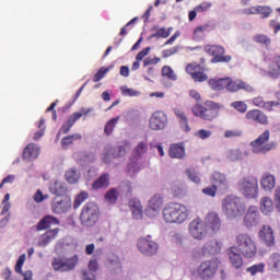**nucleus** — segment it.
Here are the masks:
<instances>
[{
	"label": "nucleus",
	"instance_id": "obj_1",
	"mask_svg": "<svg viewBox=\"0 0 280 280\" xmlns=\"http://www.w3.org/2000/svg\"><path fill=\"white\" fill-rule=\"evenodd\" d=\"M208 84L212 91H224V89H226L229 93H237V91H247V93H250V91H253V86L248 83L240 79L233 80L229 77L222 79H210Z\"/></svg>",
	"mask_w": 280,
	"mask_h": 280
},
{
	"label": "nucleus",
	"instance_id": "obj_2",
	"mask_svg": "<svg viewBox=\"0 0 280 280\" xmlns=\"http://www.w3.org/2000/svg\"><path fill=\"white\" fill-rule=\"evenodd\" d=\"M189 218V208L183 203L170 202L163 209V220L167 224H183Z\"/></svg>",
	"mask_w": 280,
	"mask_h": 280
},
{
	"label": "nucleus",
	"instance_id": "obj_3",
	"mask_svg": "<svg viewBox=\"0 0 280 280\" xmlns=\"http://www.w3.org/2000/svg\"><path fill=\"white\" fill-rule=\"evenodd\" d=\"M224 108L222 103H215L213 101H206L202 104H195L191 107V113L195 117H199L203 121H214L220 117V110Z\"/></svg>",
	"mask_w": 280,
	"mask_h": 280
},
{
	"label": "nucleus",
	"instance_id": "obj_4",
	"mask_svg": "<svg viewBox=\"0 0 280 280\" xmlns=\"http://www.w3.org/2000/svg\"><path fill=\"white\" fill-rule=\"evenodd\" d=\"M235 248L245 259H253L257 256V242H255L253 235L241 232L235 236Z\"/></svg>",
	"mask_w": 280,
	"mask_h": 280
},
{
	"label": "nucleus",
	"instance_id": "obj_5",
	"mask_svg": "<svg viewBox=\"0 0 280 280\" xmlns=\"http://www.w3.org/2000/svg\"><path fill=\"white\" fill-rule=\"evenodd\" d=\"M237 186L240 194L247 200H254L259 196V180L253 175L241 178Z\"/></svg>",
	"mask_w": 280,
	"mask_h": 280
},
{
	"label": "nucleus",
	"instance_id": "obj_6",
	"mask_svg": "<svg viewBox=\"0 0 280 280\" xmlns=\"http://www.w3.org/2000/svg\"><path fill=\"white\" fill-rule=\"evenodd\" d=\"M222 205L223 211L229 218H240V215H244V212L246 211V205L242 198L233 195L226 196L223 199Z\"/></svg>",
	"mask_w": 280,
	"mask_h": 280
},
{
	"label": "nucleus",
	"instance_id": "obj_7",
	"mask_svg": "<svg viewBox=\"0 0 280 280\" xmlns=\"http://www.w3.org/2000/svg\"><path fill=\"white\" fill-rule=\"evenodd\" d=\"M100 220V207L95 202H88L83 206L80 213V221L82 226H95Z\"/></svg>",
	"mask_w": 280,
	"mask_h": 280
},
{
	"label": "nucleus",
	"instance_id": "obj_8",
	"mask_svg": "<svg viewBox=\"0 0 280 280\" xmlns=\"http://www.w3.org/2000/svg\"><path fill=\"white\" fill-rule=\"evenodd\" d=\"M270 141V130H265L256 140L250 142L253 152L255 154H266L270 150L277 148V143Z\"/></svg>",
	"mask_w": 280,
	"mask_h": 280
},
{
	"label": "nucleus",
	"instance_id": "obj_9",
	"mask_svg": "<svg viewBox=\"0 0 280 280\" xmlns=\"http://www.w3.org/2000/svg\"><path fill=\"white\" fill-rule=\"evenodd\" d=\"M218 268H220V260H205L198 266L197 275L199 279L202 280L213 279V277H215V272H218Z\"/></svg>",
	"mask_w": 280,
	"mask_h": 280
},
{
	"label": "nucleus",
	"instance_id": "obj_10",
	"mask_svg": "<svg viewBox=\"0 0 280 280\" xmlns=\"http://www.w3.org/2000/svg\"><path fill=\"white\" fill-rule=\"evenodd\" d=\"M79 261L78 255L70 258L57 257L52 259L51 266L56 272H71V270H75Z\"/></svg>",
	"mask_w": 280,
	"mask_h": 280
},
{
	"label": "nucleus",
	"instance_id": "obj_11",
	"mask_svg": "<svg viewBox=\"0 0 280 280\" xmlns=\"http://www.w3.org/2000/svg\"><path fill=\"white\" fill-rule=\"evenodd\" d=\"M205 51L209 56H212V65H218L220 62L229 63L231 62V60H233V57H231V55H224L226 54V49H224V47L220 45H207L205 46Z\"/></svg>",
	"mask_w": 280,
	"mask_h": 280
},
{
	"label": "nucleus",
	"instance_id": "obj_12",
	"mask_svg": "<svg viewBox=\"0 0 280 280\" xmlns=\"http://www.w3.org/2000/svg\"><path fill=\"white\" fill-rule=\"evenodd\" d=\"M138 250L147 257H152L159 253V243L152 241V236L141 237L137 243Z\"/></svg>",
	"mask_w": 280,
	"mask_h": 280
},
{
	"label": "nucleus",
	"instance_id": "obj_13",
	"mask_svg": "<svg viewBox=\"0 0 280 280\" xmlns=\"http://www.w3.org/2000/svg\"><path fill=\"white\" fill-rule=\"evenodd\" d=\"M189 233L194 240H198L200 242L209 235V230L205 222H202V219L196 218L189 224Z\"/></svg>",
	"mask_w": 280,
	"mask_h": 280
},
{
	"label": "nucleus",
	"instance_id": "obj_14",
	"mask_svg": "<svg viewBox=\"0 0 280 280\" xmlns=\"http://www.w3.org/2000/svg\"><path fill=\"white\" fill-rule=\"evenodd\" d=\"M185 71L186 73H188V75H190L194 82H207V80H209V75L205 73V71H207V68L201 67L200 63H188L185 68Z\"/></svg>",
	"mask_w": 280,
	"mask_h": 280
},
{
	"label": "nucleus",
	"instance_id": "obj_15",
	"mask_svg": "<svg viewBox=\"0 0 280 280\" xmlns=\"http://www.w3.org/2000/svg\"><path fill=\"white\" fill-rule=\"evenodd\" d=\"M92 110L93 109L91 108H82L80 112L70 115L68 120L61 126L59 135H67L71 130V128H73L78 119H81L84 116L86 117V115H89V113H91Z\"/></svg>",
	"mask_w": 280,
	"mask_h": 280
},
{
	"label": "nucleus",
	"instance_id": "obj_16",
	"mask_svg": "<svg viewBox=\"0 0 280 280\" xmlns=\"http://www.w3.org/2000/svg\"><path fill=\"white\" fill-rule=\"evenodd\" d=\"M203 224L208 231L215 234L220 232V229H222V219H220V214H218V212L212 211L205 217Z\"/></svg>",
	"mask_w": 280,
	"mask_h": 280
},
{
	"label": "nucleus",
	"instance_id": "obj_17",
	"mask_svg": "<svg viewBox=\"0 0 280 280\" xmlns=\"http://www.w3.org/2000/svg\"><path fill=\"white\" fill-rule=\"evenodd\" d=\"M165 126H167V114L163 110L154 112L149 120L150 129L165 130Z\"/></svg>",
	"mask_w": 280,
	"mask_h": 280
},
{
	"label": "nucleus",
	"instance_id": "obj_18",
	"mask_svg": "<svg viewBox=\"0 0 280 280\" xmlns=\"http://www.w3.org/2000/svg\"><path fill=\"white\" fill-rule=\"evenodd\" d=\"M210 183L215 186L219 191H222V194H226L231 187L226 175L220 172H214L211 174Z\"/></svg>",
	"mask_w": 280,
	"mask_h": 280
},
{
	"label": "nucleus",
	"instance_id": "obj_19",
	"mask_svg": "<svg viewBox=\"0 0 280 280\" xmlns=\"http://www.w3.org/2000/svg\"><path fill=\"white\" fill-rule=\"evenodd\" d=\"M71 209V199L67 197H55L51 202V211L56 215L67 213Z\"/></svg>",
	"mask_w": 280,
	"mask_h": 280
},
{
	"label": "nucleus",
	"instance_id": "obj_20",
	"mask_svg": "<svg viewBox=\"0 0 280 280\" xmlns=\"http://www.w3.org/2000/svg\"><path fill=\"white\" fill-rule=\"evenodd\" d=\"M226 254L233 268L240 269L244 266V256L237 250V247L231 246L226 249Z\"/></svg>",
	"mask_w": 280,
	"mask_h": 280
},
{
	"label": "nucleus",
	"instance_id": "obj_21",
	"mask_svg": "<svg viewBox=\"0 0 280 280\" xmlns=\"http://www.w3.org/2000/svg\"><path fill=\"white\" fill-rule=\"evenodd\" d=\"M248 121H255V124H260V126H268V115L260 109H250L245 115Z\"/></svg>",
	"mask_w": 280,
	"mask_h": 280
},
{
	"label": "nucleus",
	"instance_id": "obj_22",
	"mask_svg": "<svg viewBox=\"0 0 280 280\" xmlns=\"http://www.w3.org/2000/svg\"><path fill=\"white\" fill-rule=\"evenodd\" d=\"M244 224L247 229H252V226H257V224H259V211H257V208H248L244 217Z\"/></svg>",
	"mask_w": 280,
	"mask_h": 280
},
{
	"label": "nucleus",
	"instance_id": "obj_23",
	"mask_svg": "<svg viewBox=\"0 0 280 280\" xmlns=\"http://www.w3.org/2000/svg\"><path fill=\"white\" fill-rule=\"evenodd\" d=\"M60 224V220L58 218L47 214L36 225V231H47V229L51 226H58Z\"/></svg>",
	"mask_w": 280,
	"mask_h": 280
},
{
	"label": "nucleus",
	"instance_id": "obj_24",
	"mask_svg": "<svg viewBox=\"0 0 280 280\" xmlns=\"http://www.w3.org/2000/svg\"><path fill=\"white\" fill-rule=\"evenodd\" d=\"M60 233V229L55 228L52 230H48L46 231L38 240L37 245L45 248V246H47L48 244H50L51 242H54V240H56V237H58V234Z\"/></svg>",
	"mask_w": 280,
	"mask_h": 280
},
{
	"label": "nucleus",
	"instance_id": "obj_25",
	"mask_svg": "<svg viewBox=\"0 0 280 280\" xmlns=\"http://www.w3.org/2000/svg\"><path fill=\"white\" fill-rule=\"evenodd\" d=\"M40 154V148L35 143H28L22 154L24 161H35V159Z\"/></svg>",
	"mask_w": 280,
	"mask_h": 280
},
{
	"label": "nucleus",
	"instance_id": "obj_26",
	"mask_svg": "<svg viewBox=\"0 0 280 280\" xmlns=\"http://www.w3.org/2000/svg\"><path fill=\"white\" fill-rule=\"evenodd\" d=\"M259 237L268 246H275V232L269 225H264L259 231Z\"/></svg>",
	"mask_w": 280,
	"mask_h": 280
},
{
	"label": "nucleus",
	"instance_id": "obj_27",
	"mask_svg": "<svg viewBox=\"0 0 280 280\" xmlns=\"http://www.w3.org/2000/svg\"><path fill=\"white\" fill-rule=\"evenodd\" d=\"M202 255H219L222 252V243L211 240L202 247Z\"/></svg>",
	"mask_w": 280,
	"mask_h": 280
},
{
	"label": "nucleus",
	"instance_id": "obj_28",
	"mask_svg": "<svg viewBox=\"0 0 280 280\" xmlns=\"http://www.w3.org/2000/svg\"><path fill=\"white\" fill-rule=\"evenodd\" d=\"M277 185V178L270 173H265L260 178V187L265 191H272Z\"/></svg>",
	"mask_w": 280,
	"mask_h": 280
},
{
	"label": "nucleus",
	"instance_id": "obj_29",
	"mask_svg": "<svg viewBox=\"0 0 280 280\" xmlns=\"http://www.w3.org/2000/svg\"><path fill=\"white\" fill-rule=\"evenodd\" d=\"M253 104L254 106H257V108H265V110H268V113H271L275 106H280V102H277V101L265 102L264 97L261 96H257L253 98Z\"/></svg>",
	"mask_w": 280,
	"mask_h": 280
},
{
	"label": "nucleus",
	"instance_id": "obj_30",
	"mask_svg": "<svg viewBox=\"0 0 280 280\" xmlns=\"http://www.w3.org/2000/svg\"><path fill=\"white\" fill-rule=\"evenodd\" d=\"M174 114H175V117H177V119L179 121V126L183 129V131L190 132L191 127H189V118H187V114H185V112H183L179 108H175Z\"/></svg>",
	"mask_w": 280,
	"mask_h": 280
},
{
	"label": "nucleus",
	"instance_id": "obj_31",
	"mask_svg": "<svg viewBox=\"0 0 280 280\" xmlns=\"http://www.w3.org/2000/svg\"><path fill=\"white\" fill-rule=\"evenodd\" d=\"M129 207L131 209V213L136 220H141L143 218V206L141 201L137 198H133L129 201Z\"/></svg>",
	"mask_w": 280,
	"mask_h": 280
},
{
	"label": "nucleus",
	"instance_id": "obj_32",
	"mask_svg": "<svg viewBox=\"0 0 280 280\" xmlns=\"http://www.w3.org/2000/svg\"><path fill=\"white\" fill-rule=\"evenodd\" d=\"M268 75L273 80H277L280 75V55L273 56L269 68H268Z\"/></svg>",
	"mask_w": 280,
	"mask_h": 280
},
{
	"label": "nucleus",
	"instance_id": "obj_33",
	"mask_svg": "<svg viewBox=\"0 0 280 280\" xmlns=\"http://www.w3.org/2000/svg\"><path fill=\"white\" fill-rule=\"evenodd\" d=\"M110 186V174L104 173L102 174L93 184V189H108Z\"/></svg>",
	"mask_w": 280,
	"mask_h": 280
},
{
	"label": "nucleus",
	"instance_id": "obj_34",
	"mask_svg": "<svg viewBox=\"0 0 280 280\" xmlns=\"http://www.w3.org/2000/svg\"><path fill=\"white\" fill-rule=\"evenodd\" d=\"M260 211L264 215H270L275 211V202L270 197H262L260 199Z\"/></svg>",
	"mask_w": 280,
	"mask_h": 280
},
{
	"label": "nucleus",
	"instance_id": "obj_35",
	"mask_svg": "<svg viewBox=\"0 0 280 280\" xmlns=\"http://www.w3.org/2000/svg\"><path fill=\"white\" fill-rule=\"evenodd\" d=\"M171 159H185V147L179 143L172 144L168 150Z\"/></svg>",
	"mask_w": 280,
	"mask_h": 280
},
{
	"label": "nucleus",
	"instance_id": "obj_36",
	"mask_svg": "<svg viewBox=\"0 0 280 280\" xmlns=\"http://www.w3.org/2000/svg\"><path fill=\"white\" fill-rule=\"evenodd\" d=\"M268 267L272 272H280V254L273 253L270 255L268 260Z\"/></svg>",
	"mask_w": 280,
	"mask_h": 280
},
{
	"label": "nucleus",
	"instance_id": "obj_37",
	"mask_svg": "<svg viewBox=\"0 0 280 280\" xmlns=\"http://www.w3.org/2000/svg\"><path fill=\"white\" fill-rule=\"evenodd\" d=\"M66 180L68 183H70V185H75V183H78L80 180V172L78 171V168H69L66 174Z\"/></svg>",
	"mask_w": 280,
	"mask_h": 280
},
{
	"label": "nucleus",
	"instance_id": "obj_38",
	"mask_svg": "<svg viewBox=\"0 0 280 280\" xmlns=\"http://www.w3.org/2000/svg\"><path fill=\"white\" fill-rule=\"evenodd\" d=\"M50 192L57 196V198H61L62 194L67 191V188L65 187V184L62 182H55L50 184Z\"/></svg>",
	"mask_w": 280,
	"mask_h": 280
},
{
	"label": "nucleus",
	"instance_id": "obj_39",
	"mask_svg": "<svg viewBox=\"0 0 280 280\" xmlns=\"http://www.w3.org/2000/svg\"><path fill=\"white\" fill-rule=\"evenodd\" d=\"M148 207L151 211H160L161 207H163V197H161V195L153 196L150 199Z\"/></svg>",
	"mask_w": 280,
	"mask_h": 280
},
{
	"label": "nucleus",
	"instance_id": "obj_40",
	"mask_svg": "<svg viewBox=\"0 0 280 280\" xmlns=\"http://www.w3.org/2000/svg\"><path fill=\"white\" fill-rule=\"evenodd\" d=\"M119 198V190L117 188H112L105 194V200L109 205H115Z\"/></svg>",
	"mask_w": 280,
	"mask_h": 280
},
{
	"label": "nucleus",
	"instance_id": "obj_41",
	"mask_svg": "<svg viewBox=\"0 0 280 280\" xmlns=\"http://www.w3.org/2000/svg\"><path fill=\"white\" fill-rule=\"evenodd\" d=\"M127 152H130V143L126 142L124 145L117 147L114 152V159H119V156H126Z\"/></svg>",
	"mask_w": 280,
	"mask_h": 280
},
{
	"label": "nucleus",
	"instance_id": "obj_42",
	"mask_svg": "<svg viewBox=\"0 0 280 280\" xmlns=\"http://www.w3.org/2000/svg\"><path fill=\"white\" fill-rule=\"evenodd\" d=\"M82 139V133H72L61 139L62 148H67V145H71L74 141H80Z\"/></svg>",
	"mask_w": 280,
	"mask_h": 280
},
{
	"label": "nucleus",
	"instance_id": "obj_43",
	"mask_svg": "<svg viewBox=\"0 0 280 280\" xmlns=\"http://www.w3.org/2000/svg\"><path fill=\"white\" fill-rule=\"evenodd\" d=\"M254 43H257L258 45H266V47H270V44L272 43V39L268 37V35L264 34H256L253 36Z\"/></svg>",
	"mask_w": 280,
	"mask_h": 280
},
{
	"label": "nucleus",
	"instance_id": "obj_44",
	"mask_svg": "<svg viewBox=\"0 0 280 280\" xmlns=\"http://www.w3.org/2000/svg\"><path fill=\"white\" fill-rule=\"evenodd\" d=\"M162 75L163 78H167V80H172L173 82H176V80H178L176 72H174V69H172V67L170 66H164L162 68Z\"/></svg>",
	"mask_w": 280,
	"mask_h": 280
},
{
	"label": "nucleus",
	"instance_id": "obj_45",
	"mask_svg": "<svg viewBox=\"0 0 280 280\" xmlns=\"http://www.w3.org/2000/svg\"><path fill=\"white\" fill-rule=\"evenodd\" d=\"M117 121H119V118H112L109 121L106 122L104 128V133L107 137H110V133L115 130V127L117 126Z\"/></svg>",
	"mask_w": 280,
	"mask_h": 280
},
{
	"label": "nucleus",
	"instance_id": "obj_46",
	"mask_svg": "<svg viewBox=\"0 0 280 280\" xmlns=\"http://www.w3.org/2000/svg\"><path fill=\"white\" fill-rule=\"evenodd\" d=\"M231 108L244 114L248 110V105L244 101H235L231 103Z\"/></svg>",
	"mask_w": 280,
	"mask_h": 280
},
{
	"label": "nucleus",
	"instance_id": "obj_47",
	"mask_svg": "<svg viewBox=\"0 0 280 280\" xmlns=\"http://www.w3.org/2000/svg\"><path fill=\"white\" fill-rule=\"evenodd\" d=\"M186 176H188V178L196 185H200V176L198 175V173H196V170L187 168Z\"/></svg>",
	"mask_w": 280,
	"mask_h": 280
},
{
	"label": "nucleus",
	"instance_id": "obj_48",
	"mask_svg": "<svg viewBox=\"0 0 280 280\" xmlns=\"http://www.w3.org/2000/svg\"><path fill=\"white\" fill-rule=\"evenodd\" d=\"M257 14H261L262 19H268L272 14V10L268 5H257Z\"/></svg>",
	"mask_w": 280,
	"mask_h": 280
},
{
	"label": "nucleus",
	"instance_id": "obj_49",
	"mask_svg": "<svg viewBox=\"0 0 280 280\" xmlns=\"http://www.w3.org/2000/svg\"><path fill=\"white\" fill-rule=\"evenodd\" d=\"M228 159H230V161H242L243 155H242V151H240V149H232L228 152Z\"/></svg>",
	"mask_w": 280,
	"mask_h": 280
},
{
	"label": "nucleus",
	"instance_id": "obj_50",
	"mask_svg": "<svg viewBox=\"0 0 280 280\" xmlns=\"http://www.w3.org/2000/svg\"><path fill=\"white\" fill-rule=\"evenodd\" d=\"M207 30H209V25L197 26L194 30V34H192L194 40H200V37L202 36V34H205V32H207Z\"/></svg>",
	"mask_w": 280,
	"mask_h": 280
},
{
	"label": "nucleus",
	"instance_id": "obj_51",
	"mask_svg": "<svg viewBox=\"0 0 280 280\" xmlns=\"http://www.w3.org/2000/svg\"><path fill=\"white\" fill-rule=\"evenodd\" d=\"M201 191L202 194H205V196H209L210 198H215L218 194V186H213L212 184L211 186L203 188Z\"/></svg>",
	"mask_w": 280,
	"mask_h": 280
},
{
	"label": "nucleus",
	"instance_id": "obj_52",
	"mask_svg": "<svg viewBox=\"0 0 280 280\" xmlns=\"http://www.w3.org/2000/svg\"><path fill=\"white\" fill-rule=\"evenodd\" d=\"M136 156H143L148 152V144L145 142H139L135 149Z\"/></svg>",
	"mask_w": 280,
	"mask_h": 280
},
{
	"label": "nucleus",
	"instance_id": "obj_53",
	"mask_svg": "<svg viewBox=\"0 0 280 280\" xmlns=\"http://www.w3.org/2000/svg\"><path fill=\"white\" fill-rule=\"evenodd\" d=\"M110 71L109 68L102 67L93 78V82H100V80H103V78Z\"/></svg>",
	"mask_w": 280,
	"mask_h": 280
},
{
	"label": "nucleus",
	"instance_id": "obj_54",
	"mask_svg": "<svg viewBox=\"0 0 280 280\" xmlns=\"http://www.w3.org/2000/svg\"><path fill=\"white\" fill-rule=\"evenodd\" d=\"M86 198H89V192L83 191L79 194L74 199V209H78V207H80V205H82Z\"/></svg>",
	"mask_w": 280,
	"mask_h": 280
},
{
	"label": "nucleus",
	"instance_id": "obj_55",
	"mask_svg": "<svg viewBox=\"0 0 280 280\" xmlns=\"http://www.w3.org/2000/svg\"><path fill=\"white\" fill-rule=\"evenodd\" d=\"M172 27L165 28L161 27L156 31L158 38H170V34H172Z\"/></svg>",
	"mask_w": 280,
	"mask_h": 280
},
{
	"label": "nucleus",
	"instance_id": "obj_56",
	"mask_svg": "<svg viewBox=\"0 0 280 280\" xmlns=\"http://www.w3.org/2000/svg\"><path fill=\"white\" fill-rule=\"evenodd\" d=\"M225 139H235L237 137H242V130L240 129H232V130H226L224 132Z\"/></svg>",
	"mask_w": 280,
	"mask_h": 280
},
{
	"label": "nucleus",
	"instance_id": "obj_57",
	"mask_svg": "<svg viewBox=\"0 0 280 280\" xmlns=\"http://www.w3.org/2000/svg\"><path fill=\"white\" fill-rule=\"evenodd\" d=\"M25 259L26 256L25 254H22L15 265V272H18V275H21L23 272V264H25Z\"/></svg>",
	"mask_w": 280,
	"mask_h": 280
},
{
	"label": "nucleus",
	"instance_id": "obj_58",
	"mask_svg": "<svg viewBox=\"0 0 280 280\" xmlns=\"http://www.w3.org/2000/svg\"><path fill=\"white\" fill-rule=\"evenodd\" d=\"M121 93L127 97H137L139 95V91L130 88H122Z\"/></svg>",
	"mask_w": 280,
	"mask_h": 280
},
{
	"label": "nucleus",
	"instance_id": "obj_59",
	"mask_svg": "<svg viewBox=\"0 0 280 280\" xmlns=\"http://www.w3.org/2000/svg\"><path fill=\"white\" fill-rule=\"evenodd\" d=\"M212 132L211 130H207V129H200L195 133V137H198V139H209V137H211Z\"/></svg>",
	"mask_w": 280,
	"mask_h": 280
},
{
	"label": "nucleus",
	"instance_id": "obj_60",
	"mask_svg": "<svg viewBox=\"0 0 280 280\" xmlns=\"http://www.w3.org/2000/svg\"><path fill=\"white\" fill-rule=\"evenodd\" d=\"M47 198H49V195H43V190L40 189H38L33 196V200H35V202H43V200H47Z\"/></svg>",
	"mask_w": 280,
	"mask_h": 280
},
{
	"label": "nucleus",
	"instance_id": "obj_61",
	"mask_svg": "<svg viewBox=\"0 0 280 280\" xmlns=\"http://www.w3.org/2000/svg\"><path fill=\"white\" fill-rule=\"evenodd\" d=\"M262 271H264V264L254 265L247 268V272H250V275L253 276L257 275V272H262Z\"/></svg>",
	"mask_w": 280,
	"mask_h": 280
},
{
	"label": "nucleus",
	"instance_id": "obj_62",
	"mask_svg": "<svg viewBox=\"0 0 280 280\" xmlns=\"http://www.w3.org/2000/svg\"><path fill=\"white\" fill-rule=\"evenodd\" d=\"M213 4L211 2H202L201 4L197 5L195 8L196 12H207L208 10H211V7Z\"/></svg>",
	"mask_w": 280,
	"mask_h": 280
},
{
	"label": "nucleus",
	"instance_id": "obj_63",
	"mask_svg": "<svg viewBox=\"0 0 280 280\" xmlns=\"http://www.w3.org/2000/svg\"><path fill=\"white\" fill-rule=\"evenodd\" d=\"M174 54H178V46L172 47L170 49H165L162 51V57L170 58V56H174Z\"/></svg>",
	"mask_w": 280,
	"mask_h": 280
},
{
	"label": "nucleus",
	"instance_id": "obj_64",
	"mask_svg": "<svg viewBox=\"0 0 280 280\" xmlns=\"http://www.w3.org/2000/svg\"><path fill=\"white\" fill-rule=\"evenodd\" d=\"M82 275H83V280H97V278L95 277V273H93V271L83 270Z\"/></svg>",
	"mask_w": 280,
	"mask_h": 280
}]
</instances>
